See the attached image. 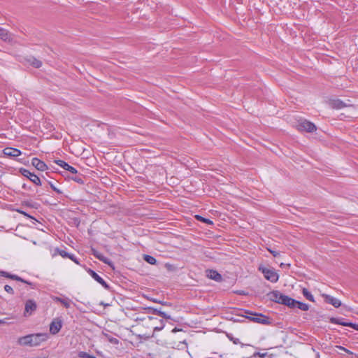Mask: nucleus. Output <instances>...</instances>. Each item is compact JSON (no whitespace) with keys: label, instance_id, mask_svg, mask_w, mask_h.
Here are the masks:
<instances>
[{"label":"nucleus","instance_id":"f257e3e1","mask_svg":"<svg viewBox=\"0 0 358 358\" xmlns=\"http://www.w3.org/2000/svg\"><path fill=\"white\" fill-rule=\"evenodd\" d=\"M45 334H30L20 337L18 339V343L21 345L37 346L41 342L45 341Z\"/></svg>","mask_w":358,"mask_h":358},{"label":"nucleus","instance_id":"f03ea898","mask_svg":"<svg viewBox=\"0 0 358 358\" xmlns=\"http://www.w3.org/2000/svg\"><path fill=\"white\" fill-rule=\"evenodd\" d=\"M245 313L250 315H252V317L245 316V318L248 319L251 322L262 324H270L271 323L270 318L262 313H252L250 310H245Z\"/></svg>","mask_w":358,"mask_h":358},{"label":"nucleus","instance_id":"7ed1b4c3","mask_svg":"<svg viewBox=\"0 0 358 358\" xmlns=\"http://www.w3.org/2000/svg\"><path fill=\"white\" fill-rule=\"evenodd\" d=\"M296 127L301 131L313 132L316 130V126L313 122L306 120H299Z\"/></svg>","mask_w":358,"mask_h":358},{"label":"nucleus","instance_id":"20e7f679","mask_svg":"<svg viewBox=\"0 0 358 358\" xmlns=\"http://www.w3.org/2000/svg\"><path fill=\"white\" fill-rule=\"evenodd\" d=\"M259 270L262 271L265 278L268 280L272 282H275L278 281V275L274 270L266 268H259Z\"/></svg>","mask_w":358,"mask_h":358},{"label":"nucleus","instance_id":"39448f33","mask_svg":"<svg viewBox=\"0 0 358 358\" xmlns=\"http://www.w3.org/2000/svg\"><path fill=\"white\" fill-rule=\"evenodd\" d=\"M20 172L23 176L29 178L35 185H41V182L39 177L35 175L34 173H31L29 170L21 168L20 169Z\"/></svg>","mask_w":358,"mask_h":358},{"label":"nucleus","instance_id":"423d86ee","mask_svg":"<svg viewBox=\"0 0 358 358\" xmlns=\"http://www.w3.org/2000/svg\"><path fill=\"white\" fill-rule=\"evenodd\" d=\"M37 308V304L33 299H28L25 303L24 315H31Z\"/></svg>","mask_w":358,"mask_h":358},{"label":"nucleus","instance_id":"0eeeda50","mask_svg":"<svg viewBox=\"0 0 358 358\" xmlns=\"http://www.w3.org/2000/svg\"><path fill=\"white\" fill-rule=\"evenodd\" d=\"M329 322L331 323L340 324V325H342L344 327H349L353 328L354 329L358 331V324H355L352 322H344L343 319H340V318H336V317H332L329 318Z\"/></svg>","mask_w":358,"mask_h":358},{"label":"nucleus","instance_id":"6e6552de","mask_svg":"<svg viewBox=\"0 0 358 358\" xmlns=\"http://www.w3.org/2000/svg\"><path fill=\"white\" fill-rule=\"evenodd\" d=\"M62 327V321L59 318L55 319L50 324V332L55 335L57 334Z\"/></svg>","mask_w":358,"mask_h":358},{"label":"nucleus","instance_id":"1a4fd4ad","mask_svg":"<svg viewBox=\"0 0 358 358\" xmlns=\"http://www.w3.org/2000/svg\"><path fill=\"white\" fill-rule=\"evenodd\" d=\"M322 296L323 297L324 301L327 303L331 304L335 308H338L341 306V301L336 298H334L329 294H322Z\"/></svg>","mask_w":358,"mask_h":358},{"label":"nucleus","instance_id":"9d476101","mask_svg":"<svg viewBox=\"0 0 358 358\" xmlns=\"http://www.w3.org/2000/svg\"><path fill=\"white\" fill-rule=\"evenodd\" d=\"M55 162L60 166L61 167H62L64 169L66 170V171H69L70 173H73V174H76L78 173V171L77 170L70 166L69 164H67L66 162H65L63 160H61V159H58V160H55Z\"/></svg>","mask_w":358,"mask_h":358},{"label":"nucleus","instance_id":"9b49d317","mask_svg":"<svg viewBox=\"0 0 358 358\" xmlns=\"http://www.w3.org/2000/svg\"><path fill=\"white\" fill-rule=\"evenodd\" d=\"M92 254L97 258L99 260L103 262V263L109 265L110 266H113L112 262L107 257H104L101 253L96 250L95 249H92Z\"/></svg>","mask_w":358,"mask_h":358},{"label":"nucleus","instance_id":"f8f14e48","mask_svg":"<svg viewBox=\"0 0 358 358\" xmlns=\"http://www.w3.org/2000/svg\"><path fill=\"white\" fill-rule=\"evenodd\" d=\"M3 153L6 156L18 157L21 155V151L17 148H6L3 150Z\"/></svg>","mask_w":358,"mask_h":358},{"label":"nucleus","instance_id":"ddd939ff","mask_svg":"<svg viewBox=\"0 0 358 358\" xmlns=\"http://www.w3.org/2000/svg\"><path fill=\"white\" fill-rule=\"evenodd\" d=\"M31 164L38 171H45L48 169V166L41 160L38 158H33Z\"/></svg>","mask_w":358,"mask_h":358},{"label":"nucleus","instance_id":"4468645a","mask_svg":"<svg viewBox=\"0 0 358 358\" xmlns=\"http://www.w3.org/2000/svg\"><path fill=\"white\" fill-rule=\"evenodd\" d=\"M0 38L8 43H13V38L10 33L6 29L0 27Z\"/></svg>","mask_w":358,"mask_h":358},{"label":"nucleus","instance_id":"2eb2a0df","mask_svg":"<svg viewBox=\"0 0 358 358\" xmlns=\"http://www.w3.org/2000/svg\"><path fill=\"white\" fill-rule=\"evenodd\" d=\"M329 105L334 109H341L347 106V104L340 99H331L329 101Z\"/></svg>","mask_w":358,"mask_h":358},{"label":"nucleus","instance_id":"dca6fc26","mask_svg":"<svg viewBox=\"0 0 358 358\" xmlns=\"http://www.w3.org/2000/svg\"><path fill=\"white\" fill-rule=\"evenodd\" d=\"M208 274L207 276L213 280H215V281L220 282L222 280V275L214 270H208L207 271Z\"/></svg>","mask_w":358,"mask_h":358},{"label":"nucleus","instance_id":"f3484780","mask_svg":"<svg viewBox=\"0 0 358 358\" xmlns=\"http://www.w3.org/2000/svg\"><path fill=\"white\" fill-rule=\"evenodd\" d=\"M148 310L152 313L155 315H158L163 318L165 319H171V316L168 315L166 313L162 311L160 309L155 308L152 307H149Z\"/></svg>","mask_w":358,"mask_h":358},{"label":"nucleus","instance_id":"a211bd4d","mask_svg":"<svg viewBox=\"0 0 358 358\" xmlns=\"http://www.w3.org/2000/svg\"><path fill=\"white\" fill-rule=\"evenodd\" d=\"M27 61L34 68L38 69L42 66L41 61L35 58L34 57H29L27 59Z\"/></svg>","mask_w":358,"mask_h":358},{"label":"nucleus","instance_id":"6ab92c4d","mask_svg":"<svg viewBox=\"0 0 358 358\" xmlns=\"http://www.w3.org/2000/svg\"><path fill=\"white\" fill-rule=\"evenodd\" d=\"M280 294V292L278 290H274L271 292H269L267 296H269V299L271 301L278 303L279 302L278 296Z\"/></svg>","mask_w":358,"mask_h":358},{"label":"nucleus","instance_id":"aec40b11","mask_svg":"<svg viewBox=\"0 0 358 358\" xmlns=\"http://www.w3.org/2000/svg\"><path fill=\"white\" fill-rule=\"evenodd\" d=\"M54 301L61 303L65 308H69L70 307L71 301L69 299H62L60 297H55Z\"/></svg>","mask_w":358,"mask_h":358},{"label":"nucleus","instance_id":"412c9836","mask_svg":"<svg viewBox=\"0 0 358 358\" xmlns=\"http://www.w3.org/2000/svg\"><path fill=\"white\" fill-rule=\"evenodd\" d=\"M143 259L148 264H152V265H155L157 264V260L156 259L151 256V255H143Z\"/></svg>","mask_w":358,"mask_h":358},{"label":"nucleus","instance_id":"4be33fe9","mask_svg":"<svg viewBox=\"0 0 358 358\" xmlns=\"http://www.w3.org/2000/svg\"><path fill=\"white\" fill-rule=\"evenodd\" d=\"M285 301V303L284 304L285 306H287L290 308H295V303H296L295 299L287 296Z\"/></svg>","mask_w":358,"mask_h":358},{"label":"nucleus","instance_id":"5701e85b","mask_svg":"<svg viewBox=\"0 0 358 358\" xmlns=\"http://www.w3.org/2000/svg\"><path fill=\"white\" fill-rule=\"evenodd\" d=\"M295 307H297L299 309L304 311H306L309 309V306L308 304L296 300L295 303Z\"/></svg>","mask_w":358,"mask_h":358},{"label":"nucleus","instance_id":"b1692460","mask_svg":"<svg viewBox=\"0 0 358 358\" xmlns=\"http://www.w3.org/2000/svg\"><path fill=\"white\" fill-rule=\"evenodd\" d=\"M71 178L78 184H84V177L81 174H74Z\"/></svg>","mask_w":358,"mask_h":358},{"label":"nucleus","instance_id":"393cba45","mask_svg":"<svg viewBox=\"0 0 358 358\" xmlns=\"http://www.w3.org/2000/svg\"><path fill=\"white\" fill-rule=\"evenodd\" d=\"M302 293H303V296L308 300L314 302V297H313V296L311 294V293L306 288H303Z\"/></svg>","mask_w":358,"mask_h":358},{"label":"nucleus","instance_id":"a878e982","mask_svg":"<svg viewBox=\"0 0 358 358\" xmlns=\"http://www.w3.org/2000/svg\"><path fill=\"white\" fill-rule=\"evenodd\" d=\"M87 273L97 282H99L102 278L99 276L94 271L92 270L91 268H89L87 270Z\"/></svg>","mask_w":358,"mask_h":358},{"label":"nucleus","instance_id":"bb28decb","mask_svg":"<svg viewBox=\"0 0 358 358\" xmlns=\"http://www.w3.org/2000/svg\"><path fill=\"white\" fill-rule=\"evenodd\" d=\"M195 218L199 220V221H201L203 223H206V224H210V225H212L213 224V221H211L209 219H207V218H205V217H203L201 215H195Z\"/></svg>","mask_w":358,"mask_h":358},{"label":"nucleus","instance_id":"cd10ccee","mask_svg":"<svg viewBox=\"0 0 358 358\" xmlns=\"http://www.w3.org/2000/svg\"><path fill=\"white\" fill-rule=\"evenodd\" d=\"M55 251L59 255H61L62 257L64 258H69V253H68L67 252H66L65 250H59V248H57L55 250Z\"/></svg>","mask_w":358,"mask_h":358},{"label":"nucleus","instance_id":"c85d7f7f","mask_svg":"<svg viewBox=\"0 0 358 358\" xmlns=\"http://www.w3.org/2000/svg\"><path fill=\"white\" fill-rule=\"evenodd\" d=\"M8 278H10V279H12L14 280H17V281H20V282H25V280H24L23 278H20V276H18L17 275H14V274L10 273Z\"/></svg>","mask_w":358,"mask_h":358},{"label":"nucleus","instance_id":"c756f323","mask_svg":"<svg viewBox=\"0 0 358 358\" xmlns=\"http://www.w3.org/2000/svg\"><path fill=\"white\" fill-rule=\"evenodd\" d=\"M287 296V295H285V294H282L281 292H280V294L278 296V299H279L278 303L284 305L285 303V301Z\"/></svg>","mask_w":358,"mask_h":358},{"label":"nucleus","instance_id":"7c9ffc66","mask_svg":"<svg viewBox=\"0 0 358 358\" xmlns=\"http://www.w3.org/2000/svg\"><path fill=\"white\" fill-rule=\"evenodd\" d=\"M79 357L80 358H95L94 357L90 356L85 352H80L78 354Z\"/></svg>","mask_w":358,"mask_h":358},{"label":"nucleus","instance_id":"2f4dec72","mask_svg":"<svg viewBox=\"0 0 358 358\" xmlns=\"http://www.w3.org/2000/svg\"><path fill=\"white\" fill-rule=\"evenodd\" d=\"M4 289L8 294H12V295L14 294V290L10 285H5Z\"/></svg>","mask_w":358,"mask_h":358},{"label":"nucleus","instance_id":"473e14b6","mask_svg":"<svg viewBox=\"0 0 358 358\" xmlns=\"http://www.w3.org/2000/svg\"><path fill=\"white\" fill-rule=\"evenodd\" d=\"M48 183L50 184V185L51 188H52L55 192H57V193H58V194H62V192L60 189H57V187L53 185V183H52V182H50H50H48Z\"/></svg>","mask_w":358,"mask_h":358},{"label":"nucleus","instance_id":"72a5a7b5","mask_svg":"<svg viewBox=\"0 0 358 358\" xmlns=\"http://www.w3.org/2000/svg\"><path fill=\"white\" fill-rule=\"evenodd\" d=\"M99 283L101 284L106 289H110V286L107 284V282L103 278L99 282Z\"/></svg>","mask_w":358,"mask_h":358},{"label":"nucleus","instance_id":"f704fd0d","mask_svg":"<svg viewBox=\"0 0 358 358\" xmlns=\"http://www.w3.org/2000/svg\"><path fill=\"white\" fill-rule=\"evenodd\" d=\"M99 283L101 284L106 289H110V286L107 284V282L103 278L99 282Z\"/></svg>","mask_w":358,"mask_h":358},{"label":"nucleus","instance_id":"c9c22d12","mask_svg":"<svg viewBox=\"0 0 358 358\" xmlns=\"http://www.w3.org/2000/svg\"><path fill=\"white\" fill-rule=\"evenodd\" d=\"M266 356V353H260L259 352H255L252 357H261V358H264Z\"/></svg>","mask_w":358,"mask_h":358},{"label":"nucleus","instance_id":"e433bc0d","mask_svg":"<svg viewBox=\"0 0 358 358\" xmlns=\"http://www.w3.org/2000/svg\"><path fill=\"white\" fill-rule=\"evenodd\" d=\"M69 258L74 262L77 264H80L78 259L75 257V255L70 254Z\"/></svg>","mask_w":358,"mask_h":358},{"label":"nucleus","instance_id":"4c0bfd02","mask_svg":"<svg viewBox=\"0 0 358 358\" xmlns=\"http://www.w3.org/2000/svg\"><path fill=\"white\" fill-rule=\"evenodd\" d=\"M267 250L270 252L271 254L273 255V256L274 257H277L280 256V253L278 252L273 250L269 249V248H268Z\"/></svg>","mask_w":358,"mask_h":358},{"label":"nucleus","instance_id":"58836bf2","mask_svg":"<svg viewBox=\"0 0 358 358\" xmlns=\"http://www.w3.org/2000/svg\"><path fill=\"white\" fill-rule=\"evenodd\" d=\"M108 341L113 344H117L119 342L118 340L115 338H108Z\"/></svg>","mask_w":358,"mask_h":358},{"label":"nucleus","instance_id":"ea45409f","mask_svg":"<svg viewBox=\"0 0 358 358\" xmlns=\"http://www.w3.org/2000/svg\"><path fill=\"white\" fill-rule=\"evenodd\" d=\"M9 274H10L9 273L6 272V271H0V275H1V276H3V277H6V278H8Z\"/></svg>","mask_w":358,"mask_h":358},{"label":"nucleus","instance_id":"a19ab883","mask_svg":"<svg viewBox=\"0 0 358 358\" xmlns=\"http://www.w3.org/2000/svg\"><path fill=\"white\" fill-rule=\"evenodd\" d=\"M230 340L234 343V344H238L241 343L238 338H231Z\"/></svg>","mask_w":358,"mask_h":358},{"label":"nucleus","instance_id":"79ce46f5","mask_svg":"<svg viewBox=\"0 0 358 358\" xmlns=\"http://www.w3.org/2000/svg\"><path fill=\"white\" fill-rule=\"evenodd\" d=\"M17 211L27 217H31L29 215H28L27 213H25L24 211L23 210H17Z\"/></svg>","mask_w":358,"mask_h":358},{"label":"nucleus","instance_id":"37998d69","mask_svg":"<svg viewBox=\"0 0 358 358\" xmlns=\"http://www.w3.org/2000/svg\"><path fill=\"white\" fill-rule=\"evenodd\" d=\"M164 324H162L161 327H156L154 328V331H160L161 329H162L164 328Z\"/></svg>","mask_w":358,"mask_h":358},{"label":"nucleus","instance_id":"c03bdc74","mask_svg":"<svg viewBox=\"0 0 358 358\" xmlns=\"http://www.w3.org/2000/svg\"><path fill=\"white\" fill-rule=\"evenodd\" d=\"M164 324H162L161 327H156L154 328V331H160L161 329H162L164 328Z\"/></svg>","mask_w":358,"mask_h":358},{"label":"nucleus","instance_id":"a18cd8bd","mask_svg":"<svg viewBox=\"0 0 358 358\" xmlns=\"http://www.w3.org/2000/svg\"><path fill=\"white\" fill-rule=\"evenodd\" d=\"M339 348H340L341 350H344L345 352H346L347 353H348V354H350V355L352 354V352H350V350H348V349H346V348H343V347L340 346Z\"/></svg>","mask_w":358,"mask_h":358},{"label":"nucleus","instance_id":"49530a36","mask_svg":"<svg viewBox=\"0 0 358 358\" xmlns=\"http://www.w3.org/2000/svg\"><path fill=\"white\" fill-rule=\"evenodd\" d=\"M285 266L289 267L290 266V264H285L284 263H281L280 265V266L282 267V268L285 267Z\"/></svg>","mask_w":358,"mask_h":358},{"label":"nucleus","instance_id":"de8ad7c7","mask_svg":"<svg viewBox=\"0 0 358 358\" xmlns=\"http://www.w3.org/2000/svg\"><path fill=\"white\" fill-rule=\"evenodd\" d=\"M23 282L25 283V284H27V285H29L30 286H33L34 285V284L32 282H29V281H27L26 280H25V282Z\"/></svg>","mask_w":358,"mask_h":358},{"label":"nucleus","instance_id":"09e8293b","mask_svg":"<svg viewBox=\"0 0 358 358\" xmlns=\"http://www.w3.org/2000/svg\"><path fill=\"white\" fill-rule=\"evenodd\" d=\"M237 293L241 294V295H245L246 294L244 291H239Z\"/></svg>","mask_w":358,"mask_h":358},{"label":"nucleus","instance_id":"8fccbe9b","mask_svg":"<svg viewBox=\"0 0 358 358\" xmlns=\"http://www.w3.org/2000/svg\"><path fill=\"white\" fill-rule=\"evenodd\" d=\"M178 331H179V329H177L176 327H175V328L172 330V332L175 333V332Z\"/></svg>","mask_w":358,"mask_h":358},{"label":"nucleus","instance_id":"3c124183","mask_svg":"<svg viewBox=\"0 0 358 358\" xmlns=\"http://www.w3.org/2000/svg\"><path fill=\"white\" fill-rule=\"evenodd\" d=\"M4 323H5V322L3 320H0V324H4Z\"/></svg>","mask_w":358,"mask_h":358},{"label":"nucleus","instance_id":"603ef678","mask_svg":"<svg viewBox=\"0 0 358 358\" xmlns=\"http://www.w3.org/2000/svg\"><path fill=\"white\" fill-rule=\"evenodd\" d=\"M169 266H171V265L166 264V267L169 268Z\"/></svg>","mask_w":358,"mask_h":358},{"label":"nucleus","instance_id":"864d4df0","mask_svg":"<svg viewBox=\"0 0 358 358\" xmlns=\"http://www.w3.org/2000/svg\"><path fill=\"white\" fill-rule=\"evenodd\" d=\"M154 337V333L152 334V336H148L147 338Z\"/></svg>","mask_w":358,"mask_h":358},{"label":"nucleus","instance_id":"5fc2aeb1","mask_svg":"<svg viewBox=\"0 0 358 358\" xmlns=\"http://www.w3.org/2000/svg\"><path fill=\"white\" fill-rule=\"evenodd\" d=\"M22 187H23L24 189H25V188L27 187V185H26L25 184H24V185H22Z\"/></svg>","mask_w":358,"mask_h":358},{"label":"nucleus","instance_id":"6e6d98bb","mask_svg":"<svg viewBox=\"0 0 358 358\" xmlns=\"http://www.w3.org/2000/svg\"><path fill=\"white\" fill-rule=\"evenodd\" d=\"M241 347H243L245 346V345H244L243 343H241Z\"/></svg>","mask_w":358,"mask_h":358},{"label":"nucleus","instance_id":"4d7b16f0","mask_svg":"<svg viewBox=\"0 0 358 358\" xmlns=\"http://www.w3.org/2000/svg\"><path fill=\"white\" fill-rule=\"evenodd\" d=\"M357 357H358V355H357Z\"/></svg>","mask_w":358,"mask_h":358}]
</instances>
